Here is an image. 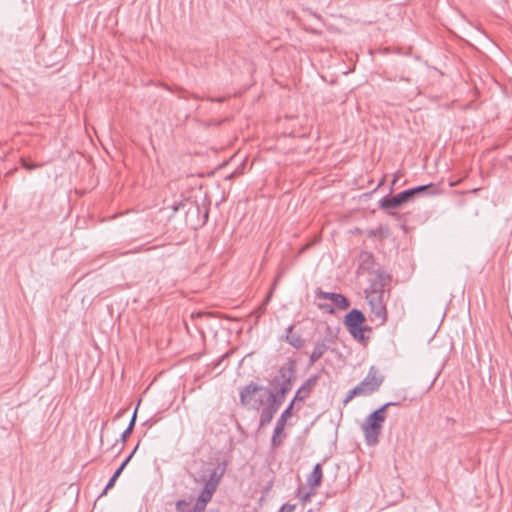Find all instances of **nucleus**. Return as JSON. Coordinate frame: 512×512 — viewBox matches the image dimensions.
Masks as SVG:
<instances>
[{
	"label": "nucleus",
	"mask_w": 512,
	"mask_h": 512,
	"mask_svg": "<svg viewBox=\"0 0 512 512\" xmlns=\"http://www.w3.org/2000/svg\"><path fill=\"white\" fill-rule=\"evenodd\" d=\"M384 285L385 277L382 273H378L377 280L372 282L371 287L366 290V299L370 305L371 312L381 324H384L387 320Z\"/></svg>",
	"instance_id": "obj_1"
},
{
	"label": "nucleus",
	"mask_w": 512,
	"mask_h": 512,
	"mask_svg": "<svg viewBox=\"0 0 512 512\" xmlns=\"http://www.w3.org/2000/svg\"><path fill=\"white\" fill-rule=\"evenodd\" d=\"M394 403H386L373 413H371L362 424V431L365 436L366 443L374 446L378 443V438L382 430L383 423L386 419V409Z\"/></svg>",
	"instance_id": "obj_2"
},
{
	"label": "nucleus",
	"mask_w": 512,
	"mask_h": 512,
	"mask_svg": "<svg viewBox=\"0 0 512 512\" xmlns=\"http://www.w3.org/2000/svg\"><path fill=\"white\" fill-rule=\"evenodd\" d=\"M274 394L265 387L250 383L240 392V401L242 405L253 409H259L266 401H269V395Z\"/></svg>",
	"instance_id": "obj_3"
},
{
	"label": "nucleus",
	"mask_w": 512,
	"mask_h": 512,
	"mask_svg": "<svg viewBox=\"0 0 512 512\" xmlns=\"http://www.w3.org/2000/svg\"><path fill=\"white\" fill-rule=\"evenodd\" d=\"M295 379L294 370L291 367H281L279 373L272 381V386L280 396V400L291 390L292 381Z\"/></svg>",
	"instance_id": "obj_4"
},
{
	"label": "nucleus",
	"mask_w": 512,
	"mask_h": 512,
	"mask_svg": "<svg viewBox=\"0 0 512 512\" xmlns=\"http://www.w3.org/2000/svg\"><path fill=\"white\" fill-rule=\"evenodd\" d=\"M382 377L377 375V371L372 367L364 380L353 388L354 394L368 395L376 391L382 384Z\"/></svg>",
	"instance_id": "obj_5"
},
{
	"label": "nucleus",
	"mask_w": 512,
	"mask_h": 512,
	"mask_svg": "<svg viewBox=\"0 0 512 512\" xmlns=\"http://www.w3.org/2000/svg\"><path fill=\"white\" fill-rule=\"evenodd\" d=\"M292 408H293V402L290 403V405L283 411L280 418L277 420L273 436H272V446L274 448L280 446L282 444V438H283V431L285 427V423L287 419L292 414Z\"/></svg>",
	"instance_id": "obj_6"
},
{
	"label": "nucleus",
	"mask_w": 512,
	"mask_h": 512,
	"mask_svg": "<svg viewBox=\"0 0 512 512\" xmlns=\"http://www.w3.org/2000/svg\"><path fill=\"white\" fill-rule=\"evenodd\" d=\"M269 405L262 409L260 414V426H266L268 425L275 413L277 412L279 406L281 405V400L277 398L275 394L269 395Z\"/></svg>",
	"instance_id": "obj_7"
},
{
	"label": "nucleus",
	"mask_w": 512,
	"mask_h": 512,
	"mask_svg": "<svg viewBox=\"0 0 512 512\" xmlns=\"http://www.w3.org/2000/svg\"><path fill=\"white\" fill-rule=\"evenodd\" d=\"M317 299H327L330 300L333 305L341 310H345L349 307L350 303L348 299L342 294L324 292L321 290L316 291Z\"/></svg>",
	"instance_id": "obj_8"
},
{
	"label": "nucleus",
	"mask_w": 512,
	"mask_h": 512,
	"mask_svg": "<svg viewBox=\"0 0 512 512\" xmlns=\"http://www.w3.org/2000/svg\"><path fill=\"white\" fill-rule=\"evenodd\" d=\"M366 321L364 314L357 309L351 310L344 319V324L348 329L363 326Z\"/></svg>",
	"instance_id": "obj_9"
},
{
	"label": "nucleus",
	"mask_w": 512,
	"mask_h": 512,
	"mask_svg": "<svg viewBox=\"0 0 512 512\" xmlns=\"http://www.w3.org/2000/svg\"><path fill=\"white\" fill-rule=\"evenodd\" d=\"M317 377L309 378L296 392L295 397L293 399V404L296 401H304L311 393L312 389L316 385Z\"/></svg>",
	"instance_id": "obj_10"
},
{
	"label": "nucleus",
	"mask_w": 512,
	"mask_h": 512,
	"mask_svg": "<svg viewBox=\"0 0 512 512\" xmlns=\"http://www.w3.org/2000/svg\"><path fill=\"white\" fill-rule=\"evenodd\" d=\"M432 186H433L432 184L418 186V187H415L412 189L405 190L401 193H398V196L400 197V199L402 200L403 203H406V202L410 201L413 197L421 194L422 192L431 188Z\"/></svg>",
	"instance_id": "obj_11"
},
{
	"label": "nucleus",
	"mask_w": 512,
	"mask_h": 512,
	"mask_svg": "<svg viewBox=\"0 0 512 512\" xmlns=\"http://www.w3.org/2000/svg\"><path fill=\"white\" fill-rule=\"evenodd\" d=\"M328 348V344L325 340L318 341L310 355L309 365L316 363L324 355Z\"/></svg>",
	"instance_id": "obj_12"
},
{
	"label": "nucleus",
	"mask_w": 512,
	"mask_h": 512,
	"mask_svg": "<svg viewBox=\"0 0 512 512\" xmlns=\"http://www.w3.org/2000/svg\"><path fill=\"white\" fill-rule=\"evenodd\" d=\"M404 203L398 196V194L391 197H384L379 202V207L383 210L388 211L389 209H395L403 205Z\"/></svg>",
	"instance_id": "obj_13"
},
{
	"label": "nucleus",
	"mask_w": 512,
	"mask_h": 512,
	"mask_svg": "<svg viewBox=\"0 0 512 512\" xmlns=\"http://www.w3.org/2000/svg\"><path fill=\"white\" fill-rule=\"evenodd\" d=\"M322 480V467L321 464H316L311 474L308 476L307 483L311 490H315Z\"/></svg>",
	"instance_id": "obj_14"
},
{
	"label": "nucleus",
	"mask_w": 512,
	"mask_h": 512,
	"mask_svg": "<svg viewBox=\"0 0 512 512\" xmlns=\"http://www.w3.org/2000/svg\"><path fill=\"white\" fill-rule=\"evenodd\" d=\"M225 469L224 468H215L209 476V479L205 481V485H212V488L215 490L217 489L222 476L224 475Z\"/></svg>",
	"instance_id": "obj_15"
},
{
	"label": "nucleus",
	"mask_w": 512,
	"mask_h": 512,
	"mask_svg": "<svg viewBox=\"0 0 512 512\" xmlns=\"http://www.w3.org/2000/svg\"><path fill=\"white\" fill-rule=\"evenodd\" d=\"M359 260H360V269L370 270L372 268L373 257L370 253L361 252V254L359 256Z\"/></svg>",
	"instance_id": "obj_16"
},
{
	"label": "nucleus",
	"mask_w": 512,
	"mask_h": 512,
	"mask_svg": "<svg viewBox=\"0 0 512 512\" xmlns=\"http://www.w3.org/2000/svg\"><path fill=\"white\" fill-rule=\"evenodd\" d=\"M349 332L351 333V335L357 339L358 341L360 342H364L366 337H365V332L366 331H371V328L368 327V326H360V327H357L356 329L354 328H350L348 329Z\"/></svg>",
	"instance_id": "obj_17"
},
{
	"label": "nucleus",
	"mask_w": 512,
	"mask_h": 512,
	"mask_svg": "<svg viewBox=\"0 0 512 512\" xmlns=\"http://www.w3.org/2000/svg\"><path fill=\"white\" fill-rule=\"evenodd\" d=\"M215 491L216 490L214 488H212V485H205L204 484V488L201 491V493H200V495L198 496L197 499L200 500V502L208 503L212 499V496H213Z\"/></svg>",
	"instance_id": "obj_18"
},
{
	"label": "nucleus",
	"mask_w": 512,
	"mask_h": 512,
	"mask_svg": "<svg viewBox=\"0 0 512 512\" xmlns=\"http://www.w3.org/2000/svg\"><path fill=\"white\" fill-rule=\"evenodd\" d=\"M287 341L295 348H300L303 345V340L301 339V337L292 333V327L289 328Z\"/></svg>",
	"instance_id": "obj_19"
},
{
	"label": "nucleus",
	"mask_w": 512,
	"mask_h": 512,
	"mask_svg": "<svg viewBox=\"0 0 512 512\" xmlns=\"http://www.w3.org/2000/svg\"><path fill=\"white\" fill-rule=\"evenodd\" d=\"M137 448H138V445L135 447V449L132 451V453L125 459V461L120 465V467L115 471V473L113 474L114 479H117L121 475L125 466L129 463V461L133 457L134 453L136 452Z\"/></svg>",
	"instance_id": "obj_20"
},
{
	"label": "nucleus",
	"mask_w": 512,
	"mask_h": 512,
	"mask_svg": "<svg viewBox=\"0 0 512 512\" xmlns=\"http://www.w3.org/2000/svg\"><path fill=\"white\" fill-rule=\"evenodd\" d=\"M206 505H207L206 502H200V500L197 499L194 504L192 512H204L206 509Z\"/></svg>",
	"instance_id": "obj_21"
},
{
	"label": "nucleus",
	"mask_w": 512,
	"mask_h": 512,
	"mask_svg": "<svg viewBox=\"0 0 512 512\" xmlns=\"http://www.w3.org/2000/svg\"><path fill=\"white\" fill-rule=\"evenodd\" d=\"M21 163H22L23 167H24L25 169L29 170V171H30V170H33V169H35V168H37V167H39V166H40L39 164L30 163V162H28V161H27L26 159H24V158H22V159H21Z\"/></svg>",
	"instance_id": "obj_22"
},
{
	"label": "nucleus",
	"mask_w": 512,
	"mask_h": 512,
	"mask_svg": "<svg viewBox=\"0 0 512 512\" xmlns=\"http://www.w3.org/2000/svg\"><path fill=\"white\" fill-rule=\"evenodd\" d=\"M277 281H278V277L275 279V281H274V283H273V286H272V288H271L270 292H269V293H268V295L266 296V299H265V301H264V303H263L262 310H264V309H265V308H264V307H265V305L270 301V299H271V297H272L273 290H274V288H275V286H276V284H277Z\"/></svg>",
	"instance_id": "obj_23"
},
{
	"label": "nucleus",
	"mask_w": 512,
	"mask_h": 512,
	"mask_svg": "<svg viewBox=\"0 0 512 512\" xmlns=\"http://www.w3.org/2000/svg\"><path fill=\"white\" fill-rule=\"evenodd\" d=\"M116 480H117V479H114V477H113V476L110 478V480H109V482L107 483V485H106V487H105V489H104V491H103L102 495L106 494V493H107V491H108L109 489H111V488L115 485Z\"/></svg>",
	"instance_id": "obj_24"
},
{
	"label": "nucleus",
	"mask_w": 512,
	"mask_h": 512,
	"mask_svg": "<svg viewBox=\"0 0 512 512\" xmlns=\"http://www.w3.org/2000/svg\"><path fill=\"white\" fill-rule=\"evenodd\" d=\"M188 506V503L184 500H179L177 503H176V509L180 512H183L184 511V508Z\"/></svg>",
	"instance_id": "obj_25"
},
{
	"label": "nucleus",
	"mask_w": 512,
	"mask_h": 512,
	"mask_svg": "<svg viewBox=\"0 0 512 512\" xmlns=\"http://www.w3.org/2000/svg\"><path fill=\"white\" fill-rule=\"evenodd\" d=\"M295 509V506L294 505H290V504H284L281 509H280V512H293Z\"/></svg>",
	"instance_id": "obj_26"
},
{
	"label": "nucleus",
	"mask_w": 512,
	"mask_h": 512,
	"mask_svg": "<svg viewBox=\"0 0 512 512\" xmlns=\"http://www.w3.org/2000/svg\"><path fill=\"white\" fill-rule=\"evenodd\" d=\"M136 413H137V410H135L133 416H132V419L127 427L128 430H130L131 432L133 431L134 429V425H135V421H136Z\"/></svg>",
	"instance_id": "obj_27"
},
{
	"label": "nucleus",
	"mask_w": 512,
	"mask_h": 512,
	"mask_svg": "<svg viewBox=\"0 0 512 512\" xmlns=\"http://www.w3.org/2000/svg\"><path fill=\"white\" fill-rule=\"evenodd\" d=\"M311 493H303L302 489L299 490V497L302 501L306 502L309 500Z\"/></svg>",
	"instance_id": "obj_28"
},
{
	"label": "nucleus",
	"mask_w": 512,
	"mask_h": 512,
	"mask_svg": "<svg viewBox=\"0 0 512 512\" xmlns=\"http://www.w3.org/2000/svg\"><path fill=\"white\" fill-rule=\"evenodd\" d=\"M132 432L126 428V430L121 435V441L124 444L127 440V438L130 436Z\"/></svg>",
	"instance_id": "obj_29"
},
{
	"label": "nucleus",
	"mask_w": 512,
	"mask_h": 512,
	"mask_svg": "<svg viewBox=\"0 0 512 512\" xmlns=\"http://www.w3.org/2000/svg\"><path fill=\"white\" fill-rule=\"evenodd\" d=\"M361 394H354L353 393V389L349 392V394L347 395L346 399H345V403H348L350 400H352L355 396H360Z\"/></svg>",
	"instance_id": "obj_30"
},
{
	"label": "nucleus",
	"mask_w": 512,
	"mask_h": 512,
	"mask_svg": "<svg viewBox=\"0 0 512 512\" xmlns=\"http://www.w3.org/2000/svg\"><path fill=\"white\" fill-rule=\"evenodd\" d=\"M403 176V173L401 171H398L397 173H395L394 175V179L392 181V184L395 185L397 183V181Z\"/></svg>",
	"instance_id": "obj_31"
},
{
	"label": "nucleus",
	"mask_w": 512,
	"mask_h": 512,
	"mask_svg": "<svg viewBox=\"0 0 512 512\" xmlns=\"http://www.w3.org/2000/svg\"><path fill=\"white\" fill-rule=\"evenodd\" d=\"M319 307L321 309H326L327 311H329L330 313H333L334 312V309L333 307L329 306V305H322V304H319Z\"/></svg>",
	"instance_id": "obj_32"
},
{
	"label": "nucleus",
	"mask_w": 512,
	"mask_h": 512,
	"mask_svg": "<svg viewBox=\"0 0 512 512\" xmlns=\"http://www.w3.org/2000/svg\"><path fill=\"white\" fill-rule=\"evenodd\" d=\"M225 100L224 97H219V98H211V101H215V102H223Z\"/></svg>",
	"instance_id": "obj_33"
},
{
	"label": "nucleus",
	"mask_w": 512,
	"mask_h": 512,
	"mask_svg": "<svg viewBox=\"0 0 512 512\" xmlns=\"http://www.w3.org/2000/svg\"><path fill=\"white\" fill-rule=\"evenodd\" d=\"M308 512H313V511H308Z\"/></svg>",
	"instance_id": "obj_34"
}]
</instances>
